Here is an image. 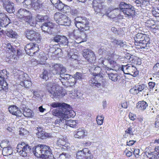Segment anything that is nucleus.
Here are the masks:
<instances>
[{
	"mask_svg": "<svg viewBox=\"0 0 159 159\" xmlns=\"http://www.w3.org/2000/svg\"><path fill=\"white\" fill-rule=\"evenodd\" d=\"M120 70L123 71L124 74L131 75L134 77L138 75V71L135 67L131 65H122Z\"/></svg>",
	"mask_w": 159,
	"mask_h": 159,
	"instance_id": "7",
	"label": "nucleus"
},
{
	"mask_svg": "<svg viewBox=\"0 0 159 159\" xmlns=\"http://www.w3.org/2000/svg\"><path fill=\"white\" fill-rule=\"evenodd\" d=\"M121 11L118 8H116L115 9H113L111 11L110 13L111 14H113V15L110 16V17L111 18H114L117 16L119 15L120 14V11Z\"/></svg>",
	"mask_w": 159,
	"mask_h": 159,
	"instance_id": "38",
	"label": "nucleus"
},
{
	"mask_svg": "<svg viewBox=\"0 0 159 159\" xmlns=\"http://www.w3.org/2000/svg\"><path fill=\"white\" fill-rule=\"evenodd\" d=\"M41 148V152L42 155L41 157L46 159L48 158L50 159L53 157L52 150L48 146L44 144H40Z\"/></svg>",
	"mask_w": 159,
	"mask_h": 159,
	"instance_id": "9",
	"label": "nucleus"
},
{
	"mask_svg": "<svg viewBox=\"0 0 159 159\" xmlns=\"http://www.w3.org/2000/svg\"><path fill=\"white\" fill-rule=\"evenodd\" d=\"M117 45H119L120 47L122 48H126V45L125 42H123L122 41L119 40Z\"/></svg>",
	"mask_w": 159,
	"mask_h": 159,
	"instance_id": "57",
	"label": "nucleus"
},
{
	"mask_svg": "<svg viewBox=\"0 0 159 159\" xmlns=\"http://www.w3.org/2000/svg\"><path fill=\"white\" fill-rule=\"evenodd\" d=\"M101 70L99 66L95 67L93 72L95 76L94 78H92L89 81L90 84L96 89H101L105 85L106 81L103 79L101 73Z\"/></svg>",
	"mask_w": 159,
	"mask_h": 159,
	"instance_id": "2",
	"label": "nucleus"
},
{
	"mask_svg": "<svg viewBox=\"0 0 159 159\" xmlns=\"http://www.w3.org/2000/svg\"><path fill=\"white\" fill-rule=\"evenodd\" d=\"M153 70L157 74L159 73V63H157L153 68Z\"/></svg>",
	"mask_w": 159,
	"mask_h": 159,
	"instance_id": "53",
	"label": "nucleus"
},
{
	"mask_svg": "<svg viewBox=\"0 0 159 159\" xmlns=\"http://www.w3.org/2000/svg\"><path fill=\"white\" fill-rule=\"evenodd\" d=\"M104 119V117L102 115L98 116L96 118V120L98 124L99 125H102L103 123Z\"/></svg>",
	"mask_w": 159,
	"mask_h": 159,
	"instance_id": "49",
	"label": "nucleus"
},
{
	"mask_svg": "<svg viewBox=\"0 0 159 159\" xmlns=\"http://www.w3.org/2000/svg\"><path fill=\"white\" fill-rule=\"evenodd\" d=\"M87 149L84 148L82 150L78 151L76 154V157L78 159H85V155L84 152H86Z\"/></svg>",
	"mask_w": 159,
	"mask_h": 159,
	"instance_id": "32",
	"label": "nucleus"
},
{
	"mask_svg": "<svg viewBox=\"0 0 159 159\" xmlns=\"http://www.w3.org/2000/svg\"><path fill=\"white\" fill-rule=\"evenodd\" d=\"M6 34L8 37L11 38H15L17 35L16 33L11 30L7 31Z\"/></svg>",
	"mask_w": 159,
	"mask_h": 159,
	"instance_id": "43",
	"label": "nucleus"
},
{
	"mask_svg": "<svg viewBox=\"0 0 159 159\" xmlns=\"http://www.w3.org/2000/svg\"><path fill=\"white\" fill-rule=\"evenodd\" d=\"M69 112V110L67 108L61 107H60L58 109L53 110L52 111V114L54 116L58 117V118L53 123L59 126L65 125L66 120V118L67 115Z\"/></svg>",
	"mask_w": 159,
	"mask_h": 159,
	"instance_id": "3",
	"label": "nucleus"
},
{
	"mask_svg": "<svg viewBox=\"0 0 159 159\" xmlns=\"http://www.w3.org/2000/svg\"><path fill=\"white\" fill-rule=\"evenodd\" d=\"M64 142L62 139H59L57 141V144L58 145L64 146L65 147H66L65 145H64Z\"/></svg>",
	"mask_w": 159,
	"mask_h": 159,
	"instance_id": "63",
	"label": "nucleus"
},
{
	"mask_svg": "<svg viewBox=\"0 0 159 159\" xmlns=\"http://www.w3.org/2000/svg\"><path fill=\"white\" fill-rule=\"evenodd\" d=\"M110 39V41L113 43V44L114 45H117L119 40H116L115 39L112 37H111Z\"/></svg>",
	"mask_w": 159,
	"mask_h": 159,
	"instance_id": "64",
	"label": "nucleus"
},
{
	"mask_svg": "<svg viewBox=\"0 0 159 159\" xmlns=\"http://www.w3.org/2000/svg\"><path fill=\"white\" fill-rule=\"evenodd\" d=\"M66 15L61 13L57 12L55 13L54 15V19L57 23L59 25L60 24L63 20L66 18Z\"/></svg>",
	"mask_w": 159,
	"mask_h": 159,
	"instance_id": "20",
	"label": "nucleus"
},
{
	"mask_svg": "<svg viewBox=\"0 0 159 159\" xmlns=\"http://www.w3.org/2000/svg\"><path fill=\"white\" fill-rule=\"evenodd\" d=\"M149 40V38L148 37H146L145 39L141 42L135 43V45L140 47V48L138 47V48L148 49L150 44Z\"/></svg>",
	"mask_w": 159,
	"mask_h": 159,
	"instance_id": "16",
	"label": "nucleus"
},
{
	"mask_svg": "<svg viewBox=\"0 0 159 159\" xmlns=\"http://www.w3.org/2000/svg\"><path fill=\"white\" fill-rule=\"evenodd\" d=\"M53 127H51V129L52 131L54 133H57L59 130L60 127L57 125H55L53 123L52 124Z\"/></svg>",
	"mask_w": 159,
	"mask_h": 159,
	"instance_id": "52",
	"label": "nucleus"
},
{
	"mask_svg": "<svg viewBox=\"0 0 159 159\" xmlns=\"http://www.w3.org/2000/svg\"><path fill=\"white\" fill-rule=\"evenodd\" d=\"M30 91L33 93V97L34 98H39L40 95V91L38 90L34 91L33 89L30 90Z\"/></svg>",
	"mask_w": 159,
	"mask_h": 159,
	"instance_id": "50",
	"label": "nucleus"
},
{
	"mask_svg": "<svg viewBox=\"0 0 159 159\" xmlns=\"http://www.w3.org/2000/svg\"><path fill=\"white\" fill-rule=\"evenodd\" d=\"M75 24L80 31L83 32L89 30V22L86 18L84 17H77L75 19Z\"/></svg>",
	"mask_w": 159,
	"mask_h": 159,
	"instance_id": "5",
	"label": "nucleus"
},
{
	"mask_svg": "<svg viewBox=\"0 0 159 159\" xmlns=\"http://www.w3.org/2000/svg\"><path fill=\"white\" fill-rule=\"evenodd\" d=\"M127 10L123 13L125 16L128 17L129 18L135 16V11L134 7L132 6Z\"/></svg>",
	"mask_w": 159,
	"mask_h": 159,
	"instance_id": "21",
	"label": "nucleus"
},
{
	"mask_svg": "<svg viewBox=\"0 0 159 159\" xmlns=\"http://www.w3.org/2000/svg\"><path fill=\"white\" fill-rule=\"evenodd\" d=\"M0 87L2 90L6 89L8 88V84L6 80H4L0 76Z\"/></svg>",
	"mask_w": 159,
	"mask_h": 159,
	"instance_id": "36",
	"label": "nucleus"
},
{
	"mask_svg": "<svg viewBox=\"0 0 159 159\" xmlns=\"http://www.w3.org/2000/svg\"><path fill=\"white\" fill-rule=\"evenodd\" d=\"M38 49V45L31 43L27 44L25 47V50L28 54L34 53Z\"/></svg>",
	"mask_w": 159,
	"mask_h": 159,
	"instance_id": "14",
	"label": "nucleus"
},
{
	"mask_svg": "<svg viewBox=\"0 0 159 159\" xmlns=\"http://www.w3.org/2000/svg\"><path fill=\"white\" fill-rule=\"evenodd\" d=\"M135 86L136 87L138 93L143 91L144 89H146L147 88L145 85L143 84Z\"/></svg>",
	"mask_w": 159,
	"mask_h": 159,
	"instance_id": "48",
	"label": "nucleus"
},
{
	"mask_svg": "<svg viewBox=\"0 0 159 159\" xmlns=\"http://www.w3.org/2000/svg\"><path fill=\"white\" fill-rule=\"evenodd\" d=\"M36 136L39 138L42 139H45L48 138H51L52 137V135L50 133H47L44 131L39 133V134H37Z\"/></svg>",
	"mask_w": 159,
	"mask_h": 159,
	"instance_id": "29",
	"label": "nucleus"
},
{
	"mask_svg": "<svg viewBox=\"0 0 159 159\" xmlns=\"http://www.w3.org/2000/svg\"><path fill=\"white\" fill-rule=\"evenodd\" d=\"M59 157L60 158L62 159H71L70 158V156L66 154V153H62L60 154Z\"/></svg>",
	"mask_w": 159,
	"mask_h": 159,
	"instance_id": "54",
	"label": "nucleus"
},
{
	"mask_svg": "<svg viewBox=\"0 0 159 159\" xmlns=\"http://www.w3.org/2000/svg\"><path fill=\"white\" fill-rule=\"evenodd\" d=\"M70 20L69 18H68L67 16H66V18L63 20L62 21L60 25L69 26L70 25Z\"/></svg>",
	"mask_w": 159,
	"mask_h": 159,
	"instance_id": "40",
	"label": "nucleus"
},
{
	"mask_svg": "<svg viewBox=\"0 0 159 159\" xmlns=\"http://www.w3.org/2000/svg\"><path fill=\"white\" fill-rule=\"evenodd\" d=\"M52 42L57 43L60 47H63L67 46L68 41L67 38L64 36L60 35H57L52 39Z\"/></svg>",
	"mask_w": 159,
	"mask_h": 159,
	"instance_id": "10",
	"label": "nucleus"
},
{
	"mask_svg": "<svg viewBox=\"0 0 159 159\" xmlns=\"http://www.w3.org/2000/svg\"><path fill=\"white\" fill-rule=\"evenodd\" d=\"M48 16L47 15H37L35 17V20L38 22H43L48 20Z\"/></svg>",
	"mask_w": 159,
	"mask_h": 159,
	"instance_id": "30",
	"label": "nucleus"
},
{
	"mask_svg": "<svg viewBox=\"0 0 159 159\" xmlns=\"http://www.w3.org/2000/svg\"><path fill=\"white\" fill-rule=\"evenodd\" d=\"M0 76L4 80H6V79H7V73L6 70L4 69L1 70L0 71Z\"/></svg>",
	"mask_w": 159,
	"mask_h": 159,
	"instance_id": "46",
	"label": "nucleus"
},
{
	"mask_svg": "<svg viewBox=\"0 0 159 159\" xmlns=\"http://www.w3.org/2000/svg\"><path fill=\"white\" fill-rule=\"evenodd\" d=\"M32 7L37 11V10H40V11L44 9L45 8L44 6L41 3L39 0H37L36 1L33 2Z\"/></svg>",
	"mask_w": 159,
	"mask_h": 159,
	"instance_id": "23",
	"label": "nucleus"
},
{
	"mask_svg": "<svg viewBox=\"0 0 159 159\" xmlns=\"http://www.w3.org/2000/svg\"><path fill=\"white\" fill-rule=\"evenodd\" d=\"M9 112L13 115L18 116H21L22 113L19 108L15 105H12L8 108Z\"/></svg>",
	"mask_w": 159,
	"mask_h": 159,
	"instance_id": "18",
	"label": "nucleus"
},
{
	"mask_svg": "<svg viewBox=\"0 0 159 159\" xmlns=\"http://www.w3.org/2000/svg\"><path fill=\"white\" fill-rule=\"evenodd\" d=\"M109 62L110 65V67H106V69L108 70H120L121 66H120L119 65L117 64L116 62L113 60L109 61Z\"/></svg>",
	"mask_w": 159,
	"mask_h": 159,
	"instance_id": "19",
	"label": "nucleus"
},
{
	"mask_svg": "<svg viewBox=\"0 0 159 159\" xmlns=\"http://www.w3.org/2000/svg\"><path fill=\"white\" fill-rule=\"evenodd\" d=\"M126 58L127 60V61L129 63H132L134 62V58L131 57L130 55H127L125 57Z\"/></svg>",
	"mask_w": 159,
	"mask_h": 159,
	"instance_id": "58",
	"label": "nucleus"
},
{
	"mask_svg": "<svg viewBox=\"0 0 159 159\" xmlns=\"http://www.w3.org/2000/svg\"><path fill=\"white\" fill-rule=\"evenodd\" d=\"M143 36H145V35L142 33H138L136 35L135 37H134V40L135 42H138V41H139V40L141 38H142Z\"/></svg>",
	"mask_w": 159,
	"mask_h": 159,
	"instance_id": "51",
	"label": "nucleus"
},
{
	"mask_svg": "<svg viewBox=\"0 0 159 159\" xmlns=\"http://www.w3.org/2000/svg\"><path fill=\"white\" fill-rule=\"evenodd\" d=\"M50 72L48 73L46 70H44L42 74L40 75V77L43 79L47 80L48 79L49 77L50 76Z\"/></svg>",
	"mask_w": 159,
	"mask_h": 159,
	"instance_id": "44",
	"label": "nucleus"
},
{
	"mask_svg": "<svg viewBox=\"0 0 159 159\" xmlns=\"http://www.w3.org/2000/svg\"><path fill=\"white\" fill-rule=\"evenodd\" d=\"M37 0H24L22 2L23 5L24 7L28 8H30L33 7V3L34 1H36Z\"/></svg>",
	"mask_w": 159,
	"mask_h": 159,
	"instance_id": "33",
	"label": "nucleus"
},
{
	"mask_svg": "<svg viewBox=\"0 0 159 159\" xmlns=\"http://www.w3.org/2000/svg\"><path fill=\"white\" fill-rule=\"evenodd\" d=\"M32 16L31 15V17L30 19H29V17H27V19H26V21L29 23L30 25L31 26H35V25L37 24V22H38L35 20V18L34 19H33V20H32Z\"/></svg>",
	"mask_w": 159,
	"mask_h": 159,
	"instance_id": "45",
	"label": "nucleus"
},
{
	"mask_svg": "<svg viewBox=\"0 0 159 159\" xmlns=\"http://www.w3.org/2000/svg\"><path fill=\"white\" fill-rule=\"evenodd\" d=\"M136 129L134 127L130 126L125 131L126 133L129 134L130 135H133L135 133Z\"/></svg>",
	"mask_w": 159,
	"mask_h": 159,
	"instance_id": "42",
	"label": "nucleus"
},
{
	"mask_svg": "<svg viewBox=\"0 0 159 159\" xmlns=\"http://www.w3.org/2000/svg\"><path fill=\"white\" fill-rule=\"evenodd\" d=\"M70 9V7L69 6L64 4V7H63L62 11L65 13L69 11Z\"/></svg>",
	"mask_w": 159,
	"mask_h": 159,
	"instance_id": "61",
	"label": "nucleus"
},
{
	"mask_svg": "<svg viewBox=\"0 0 159 159\" xmlns=\"http://www.w3.org/2000/svg\"><path fill=\"white\" fill-rule=\"evenodd\" d=\"M74 136L75 138L83 139L87 135V132L82 129H79L74 131Z\"/></svg>",
	"mask_w": 159,
	"mask_h": 159,
	"instance_id": "15",
	"label": "nucleus"
},
{
	"mask_svg": "<svg viewBox=\"0 0 159 159\" xmlns=\"http://www.w3.org/2000/svg\"><path fill=\"white\" fill-rule=\"evenodd\" d=\"M14 3L8 0L3 6L6 11L10 13H12L15 11Z\"/></svg>",
	"mask_w": 159,
	"mask_h": 159,
	"instance_id": "17",
	"label": "nucleus"
},
{
	"mask_svg": "<svg viewBox=\"0 0 159 159\" xmlns=\"http://www.w3.org/2000/svg\"><path fill=\"white\" fill-rule=\"evenodd\" d=\"M102 53L103 55H105V58L108 61L110 60L111 57V54L110 52L108 49L104 50L102 51Z\"/></svg>",
	"mask_w": 159,
	"mask_h": 159,
	"instance_id": "39",
	"label": "nucleus"
},
{
	"mask_svg": "<svg viewBox=\"0 0 159 159\" xmlns=\"http://www.w3.org/2000/svg\"><path fill=\"white\" fill-rule=\"evenodd\" d=\"M64 4L61 1H59V2L57 3L54 6L59 10L62 11L63 7H64Z\"/></svg>",
	"mask_w": 159,
	"mask_h": 159,
	"instance_id": "47",
	"label": "nucleus"
},
{
	"mask_svg": "<svg viewBox=\"0 0 159 159\" xmlns=\"http://www.w3.org/2000/svg\"><path fill=\"white\" fill-rule=\"evenodd\" d=\"M17 149V152L20 155L24 157H26L28 154L32 152L31 147L24 142L18 144Z\"/></svg>",
	"mask_w": 159,
	"mask_h": 159,
	"instance_id": "6",
	"label": "nucleus"
},
{
	"mask_svg": "<svg viewBox=\"0 0 159 159\" xmlns=\"http://www.w3.org/2000/svg\"><path fill=\"white\" fill-rule=\"evenodd\" d=\"M17 16L20 20H26L27 18L30 19L31 17L30 12L26 9L24 8L20 9L17 13Z\"/></svg>",
	"mask_w": 159,
	"mask_h": 159,
	"instance_id": "12",
	"label": "nucleus"
},
{
	"mask_svg": "<svg viewBox=\"0 0 159 159\" xmlns=\"http://www.w3.org/2000/svg\"><path fill=\"white\" fill-rule=\"evenodd\" d=\"M12 150L11 148L4 147L3 149L2 154L4 156H8L12 153Z\"/></svg>",
	"mask_w": 159,
	"mask_h": 159,
	"instance_id": "35",
	"label": "nucleus"
},
{
	"mask_svg": "<svg viewBox=\"0 0 159 159\" xmlns=\"http://www.w3.org/2000/svg\"><path fill=\"white\" fill-rule=\"evenodd\" d=\"M148 105L145 101H140L137 105L136 108L140 110L143 111L146 109Z\"/></svg>",
	"mask_w": 159,
	"mask_h": 159,
	"instance_id": "31",
	"label": "nucleus"
},
{
	"mask_svg": "<svg viewBox=\"0 0 159 159\" xmlns=\"http://www.w3.org/2000/svg\"><path fill=\"white\" fill-rule=\"evenodd\" d=\"M100 2V0H93L92 1L93 7L96 14L100 12L101 11V9L99 7L101 5Z\"/></svg>",
	"mask_w": 159,
	"mask_h": 159,
	"instance_id": "24",
	"label": "nucleus"
},
{
	"mask_svg": "<svg viewBox=\"0 0 159 159\" xmlns=\"http://www.w3.org/2000/svg\"><path fill=\"white\" fill-rule=\"evenodd\" d=\"M6 48L7 49H8L9 50H10V52H12L14 53L16 52L15 50L12 47L10 43H8L7 45Z\"/></svg>",
	"mask_w": 159,
	"mask_h": 159,
	"instance_id": "56",
	"label": "nucleus"
},
{
	"mask_svg": "<svg viewBox=\"0 0 159 159\" xmlns=\"http://www.w3.org/2000/svg\"><path fill=\"white\" fill-rule=\"evenodd\" d=\"M65 125L69 126L70 127L74 128L76 125V122L75 120H66Z\"/></svg>",
	"mask_w": 159,
	"mask_h": 159,
	"instance_id": "41",
	"label": "nucleus"
},
{
	"mask_svg": "<svg viewBox=\"0 0 159 159\" xmlns=\"http://www.w3.org/2000/svg\"><path fill=\"white\" fill-rule=\"evenodd\" d=\"M50 105L53 107H57V108L54 109L53 110H56L57 109H59V108L60 107H61L65 108H67L68 109V108H70V106L69 105L66 104V103H63L62 104L61 103L58 102H54L52 103Z\"/></svg>",
	"mask_w": 159,
	"mask_h": 159,
	"instance_id": "25",
	"label": "nucleus"
},
{
	"mask_svg": "<svg viewBox=\"0 0 159 159\" xmlns=\"http://www.w3.org/2000/svg\"><path fill=\"white\" fill-rule=\"evenodd\" d=\"M26 37L30 41H35L37 43H39L41 38L40 36V34L33 30H27L25 32Z\"/></svg>",
	"mask_w": 159,
	"mask_h": 159,
	"instance_id": "8",
	"label": "nucleus"
},
{
	"mask_svg": "<svg viewBox=\"0 0 159 159\" xmlns=\"http://www.w3.org/2000/svg\"><path fill=\"white\" fill-rule=\"evenodd\" d=\"M108 75L109 79L114 82H116L120 79V76L117 73H111Z\"/></svg>",
	"mask_w": 159,
	"mask_h": 159,
	"instance_id": "34",
	"label": "nucleus"
},
{
	"mask_svg": "<svg viewBox=\"0 0 159 159\" xmlns=\"http://www.w3.org/2000/svg\"><path fill=\"white\" fill-rule=\"evenodd\" d=\"M83 74L80 72H77L74 75V77H73L72 76H70V78L73 79L75 80V82H76V81L77 80H82L83 77Z\"/></svg>",
	"mask_w": 159,
	"mask_h": 159,
	"instance_id": "37",
	"label": "nucleus"
},
{
	"mask_svg": "<svg viewBox=\"0 0 159 159\" xmlns=\"http://www.w3.org/2000/svg\"><path fill=\"white\" fill-rule=\"evenodd\" d=\"M46 88L48 92L54 98H59L62 96L61 88L57 84L51 82L46 83Z\"/></svg>",
	"mask_w": 159,
	"mask_h": 159,
	"instance_id": "4",
	"label": "nucleus"
},
{
	"mask_svg": "<svg viewBox=\"0 0 159 159\" xmlns=\"http://www.w3.org/2000/svg\"><path fill=\"white\" fill-rule=\"evenodd\" d=\"M5 128L9 132H11L14 129L13 127H11L10 124L6 125L5 126Z\"/></svg>",
	"mask_w": 159,
	"mask_h": 159,
	"instance_id": "62",
	"label": "nucleus"
},
{
	"mask_svg": "<svg viewBox=\"0 0 159 159\" xmlns=\"http://www.w3.org/2000/svg\"><path fill=\"white\" fill-rule=\"evenodd\" d=\"M82 55L84 58L90 62L93 63L96 59L95 54L89 49H84L83 51Z\"/></svg>",
	"mask_w": 159,
	"mask_h": 159,
	"instance_id": "11",
	"label": "nucleus"
},
{
	"mask_svg": "<svg viewBox=\"0 0 159 159\" xmlns=\"http://www.w3.org/2000/svg\"><path fill=\"white\" fill-rule=\"evenodd\" d=\"M132 5L130 4H128L125 2H121L119 5V8H120V11L122 12L123 13L125 11H126L127 9L129 8Z\"/></svg>",
	"mask_w": 159,
	"mask_h": 159,
	"instance_id": "27",
	"label": "nucleus"
},
{
	"mask_svg": "<svg viewBox=\"0 0 159 159\" xmlns=\"http://www.w3.org/2000/svg\"><path fill=\"white\" fill-rule=\"evenodd\" d=\"M41 148L40 144H39L37 146H35L33 148L32 151L34 155L37 157H41L42 155Z\"/></svg>",
	"mask_w": 159,
	"mask_h": 159,
	"instance_id": "22",
	"label": "nucleus"
},
{
	"mask_svg": "<svg viewBox=\"0 0 159 159\" xmlns=\"http://www.w3.org/2000/svg\"><path fill=\"white\" fill-rule=\"evenodd\" d=\"M34 131L36 132V134H39V133H41L43 131V128L41 127H36L34 129Z\"/></svg>",
	"mask_w": 159,
	"mask_h": 159,
	"instance_id": "59",
	"label": "nucleus"
},
{
	"mask_svg": "<svg viewBox=\"0 0 159 159\" xmlns=\"http://www.w3.org/2000/svg\"><path fill=\"white\" fill-rule=\"evenodd\" d=\"M54 27V24L50 22L43 23L41 26L42 31L44 34H52V30Z\"/></svg>",
	"mask_w": 159,
	"mask_h": 159,
	"instance_id": "13",
	"label": "nucleus"
},
{
	"mask_svg": "<svg viewBox=\"0 0 159 159\" xmlns=\"http://www.w3.org/2000/svg\"><path fill=\"white\" fill-rule=\"evenodd\" d=\"M23 114L26 117H32L34 116V113L30 109L27 107H23Z\"/></svg>",
	"mask_w": 159,
	"mask_h": 159,
	"instance_id": "26",
	"label": "nucleus"
},
{
	"mask_svg": "<svg viewBox=\"0 0 159 159\" xmlns=\"http://www.w3.org/2000/svg\"><path fill=\"white\" fill-rule=\"evenodd\" d=\"M68 57L74 60H76L77 59L78 56L73 54V53H69L68 54Z\"/></svg>",
	"mask_w": 159,
	"mask_h": 159,
	"instance_id": "60",
	"label": "nucleus"
},
{
	"mask_svg": "<svg viewBox=\"0 0 159 159\" xmlns=\"http://www.w3.org/2000/svg\"><path fill=\"white\" fill-rule=\"evenodd\" d=\"M20 83V85L22 86H24L25 87L28 88L30 87L32 85V82L30 80V79H26V78H24L23 79Z\"/></svg>",
	"mask_w": 159,
	"mask_h": 159,
	"instance_id": "28",
	"label": "nucleus"
},
{
	"mask_svg": "<svg viewBox=\"0 0 159 159\" xmlns=\"http://www.w3.org/2000/svg\"><path fill=\"white\" fill-rule=\"evenodd\" d=\"M49 71L53 75H59V80L63 83V81L68 80L70 78V75L66 73L67 70L66 67L60 64H48Z\"/></svg>",
	"mask_w": 159,
	"mask_h": 159,
	"instance_id": "1",
	"label": "nucleus"
},
{
	"mask_svg": "<svg viewBox=\"0 0 159 159\" xmlns=\"http://www.w3.org/2000/svg\"><path fill=\"white\" fill-rule=\"evenodd\" d=\"M129 92L133 94H138L139 93L136 86L131 89L129 90Z\"/></svg>",
	"mask_w": 159,
	"mask_h": 159,
	"instance_id": "55",
	"label": "nucleus"
}]
</instances>
